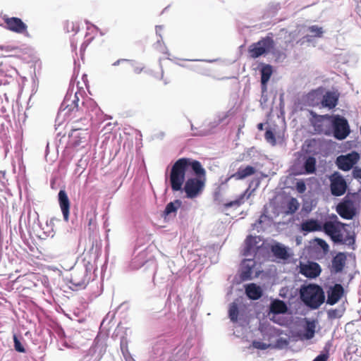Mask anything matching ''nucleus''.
<instances>
[{"mask_svg": "<svg viewBox=\"0 0 361 361\" xmlns=\"http://www.w3.org/2000/svg\"><path fill=\"white\" fill-rule=\"evenodd\" d=\"M169 182L173 192L183 191L187 198L194 199L204 188L206 171L199 161L182 157L172 165Z\"/></svg>", "mask_w": 361, "mask_h": 361, "instance_id": "1", "label": "nucleus"}, {"mask_svg": "<svg viewBox=\"0 0 361 361\" xmlns=\"http://www.w3.org/2000/svg\"><path fill=\"white\" fill-rule=\"evenodd\" d=\"M300 230L306 233L314 231H322L327 235L334 245H347L355 250L356 235L350 224L343 223L338 216L332 214L323 221L316 219L303 220L300 224Z\"/></svg>", "mask_w": 361, "mask_h": 361, "instance_id": "2", "label": "nucleus"}, {"mask_svg": "<svg viewBox=\"0 0 361 361\" xmlns=\"http://www.w3.org/2000/svg\"><path fill=\"white\" fill-rule=\"evenodd\" d=\"M192 345V338H188L182 348L174 354L173 352L177 348L171 344L170 341L164 337H159L152 344L149 361L185 360L189 356L188 352Z\"/></svg>", "mask_w": 361, "mask_h": 361, "instance_id": "3", "label": "nucleus"}, {"mask_svg": "<svg viewBox=\"0 0 361 361\" xmlns=\"http://www.w3.org/2000/svg\"><path fill=\"white\" fill-rule=\"evenodd\" d=\"M361 188L357 192H348L336 207L337 214L343 219L351 220L359 213L356 202H360Z\"/></svg>", "mask_w": 361, "mask_h": 361, "instance_id": "4", "label": "nucleus"}, {"mask_svg": "<svg viewBox=\"0 0 361 361\" xmlns=\"http://www.w3.org/2000/svg\"><path fill=\"white\" fill-rule=\"evenodd\" d=\"M300 298L305 306L317 310L324 302L325 293L321 286L311 283L301 288Z\"/></svg>", "mask_w": 361, "mask_h": 361, "instance_id": "5", "label": "nucleus"}, {"mask_svg": "<svg viewBox=\"0 0 361 361\" xmlns=\"http://www.w3.org/2000/svg\"><path fill=\"white\" fill-rule=\"evenodd\" d=\"M316 164L317 159L314 157L301 153L295 159L290 170L295 176L313 174L317 171Z\"/></svg>", "mask_w": 361, "mask_h": 361, "instance_id": "6", "label": "nucleus"}, {"mask_svg": "<svg viewBox=\"0 0 361 361\" xmlns=\"http://www.w3.org/2000/svg\"><path fill=\"white\" fill-rule=\"evenodd\" d=\"M350 133L348 120L343 116L333 114L328 136H332L338 140H345Z\"/></svg>", "mask_w": 361, "mask_h": 361, "instance_id": "7", "label": "nucleus"}, {"mask_svg": "<svg viewBox=\"0 0 361 361\" xmlns=\"http://www.w3.org/2000/svg\"><path fill=\"white\" fill-rule=\"evenodd\" d=\"M275 47L272 33L261 38L258 42L252 43L248 47V53L252 59H257L270 53Z\"/></svg>", "mask_w": 361, "mask_h": 361, "instance_id": "8", "label": "nucleus"}, {"mask_svg": "<svg viewBox=\"0 0 361 361\" xmlns=\"http://www.w3.org/2000/svg\"><path fill=\"white\" fill-rule=\"evenodd\" d=\"M275 47L272 33L261 38L258 42L252 43L248 47V53L252 59H257L270 53Z\"/></svg>", "mask_w": 361, "mask_h": 361, "instance_id": "9", "label": "nucleus"}, {"mask_svg": "<svg viewBox=\"0 0 361 361\" xmlns=\"http://www.w3.org/2000/svg\"><path fill=\"white\" fill-rule=\"evenodd\" d=\"M275 47L272 33L261 38L258 42L252 43L248 47V53L252 59H257L270 53Z\"/></svg>", "mask_w": 361, "mask_h": 361, "instance_id": "10", "label": "nucleus"}, {"mask_svg": "<svg viewBox=\"0 0 361 361\" xmlns=\"http://www.w3.org/2000/svg\"><path fill=\"white\" fill-rule=\"evenodd\" d=\"M131 333L130 329L118 324L111 336L114 340L118 339L120 341L121 352L126 361H135L128 350L129 337Z\"/></svg>", "mask_w": 361, "mask_h": 361, "instance_id": "11", "label": "nucleus"}, {"mask_svg": "<svg viewBox=\"0 0 361 361\" xmlns=\"http://www.w3.org/2000/svg\"><path fill=\"white\" fill-rule=\"evenodd\" d=\"M311 118L310 122L314 128V131L318 134L328 135L331 121L332 115H318L313 111H310Z\"/></svg>", "mask_w": 361, "mask_h": 361, "instance_id": "12", "label": "nucleus"}, {"mask_svg": "<svg viewBox=\"0 0 361 361\" xmlns=\"http://www.w3.org/2000/svg\"><path fill=\"white\" fill-rule=\"evenodd\" d=\"M106 345L104 341L97 336L92 346L80 361H99L106 352Z\"/></svg>", "mask_w": 361, "mask_h": 361, "instance_id": "13", "label": "nucleus"}, {"mask_svg": "<svg viewBox=\"0 0 361 361\" xmlns=\"http://www.w3.org/2000/svg\"><path fill=\"white\" fill-rule=\"evenodd\" d=\"M360 155L357 151H351L345 154H341L336 157V165L343 171H349L353 169L360 160Z\"/></svg>", "mask_w": 361, "mask_h": 361, "instance_id": "14", "label": "nucleus"}, {"mask_svg": "<svg viewBox=\"0 0 361 361\" xmlns=\"http://www.w3.org/2000/svg\"><path fill=\"white\" fill-rule=\"evenodd\" d=\"M348 190V184L339 172H334L330 177V191L333 196L343 195Z\"/></svg>", "mask_w": 361, "mask_h": 361, "instance_id": "15", "label": "nucleus"}, {"mask_svg": "<svg viewBox=\"0 0 361 361\" xmlns=\"http://www.w3.org/2000/svg\"><path fill=\"white\" fill-rule=\"evenodd\" d=\"M90 281V277L87 276V271L76 267L73 269L69 283L70 288L73 290H78L85 288Z\"/></svg>", "mask_w": 361, "mask_h": 361, "instance_id": "16", "label": "nucleus"}, {"mask_svg": "<svg viewBox=\"0 0 361 361\" xmlns=\"http://www.w3.org/2000/svg\"><path fill=\"white\" fill-rule=\"evenodd\" d=\"M300 273L308 279H316L319 276L322 269L320 265L315 262L309 261L307 263L300 264Z\"/></svg>", "mask_w": 361, "mask_h": 361, "instance_id": "17", "label": "nucleus"}, {"mask_svg": "<svg viewBox=\"0 0 361 361\" xmlns=\"http://www.w3.org/2000/svg\"><path fill=\"white\" fill-rule=\"evenodd\" d=\"M4 20L6 23V27L13 32L23 34L27 30V25L18 17H8L5 16Z\"/></svg>", "mask_w": 361, "mask_h": 361, "instance_id": "18", "label": "nucleus"}, {"mask_svg": "<svg viewBox=\"0 0 361 361\" xmlns=\"http://www.w3.org/2000/svg\"><path fill=\"white\" fill-rule=\"evenodd\" d=\"M256 266L255 257L244 259L240 264V278L241 281H246L252 279L253 269Z\"/></svg>", "mask_w": 361, "mask_h": 361, "instance_id": "19", "label": "nucleus"}, {"mask_svg": "<svg viewBox=\"0 0 361 361\" xmlns=\"http://www.w3.org/2000/svg\"><path fill=\"white\" fill-rule=\"evenodd\" d=\"M344 293V288L341 283H335L330 286L327 290L326 304L334 305L337 303L341 298Z\"/></svg>", "mask_w": 361, "mask_h": 361, "instance_id": "20", "label": "nucleus"}, {"mask_svg": "<svg viewBox=\"0 0 361 361\" xmlns=\"http://www.w3.org/2000/svg\"><path fill=\"white\" fill-rule=\"evenodd\" d=\"M226 116H227L226 114L222 116H219L217 119H214L213 121H210L207 124L204 123L203 126L204 128L200 129V130H197V132L192 133L191 136L205 137L212 135L214 133L213 130L221 123Z\"/></svg>", "mask_w": 361, "mask_h": 361, "instance_id": "21", "label": "nucleus"}, {"mask_svg": "<svg viewBox=\"0 0 361 361\" xmlns=\"http://www.w3.org/2000/svg\"><path fill=\"white\" fill-rule=\"evenodd\" d=\"M58 202L65 221L69 219L71 202L64 189H61L57 195Z\"/></svg>", "mask_w": 361, "mask_h": 361, "instance_id": "22", "label": "nucleus"}, {"mask_svg": "<svg viewBox=\"0 0 361 361\" xmlns=\"http://www.w3.org/2000/svg\"><path fill=\"white\" fill-rule=\"evenodd\" d=\"M259 239V236H253L252 235H249L246 237L245 240V247L242 252V255L245 257H255V255L258 250L259 249V246H257V238Z\"/></svg>", "mask_w": 361, "mask_h": 361, "instance_id": "23", "label": "nucleus"}, {"mask_svg": "<svg viewBox=\"0 0 361 361\" xmlns=\"http://www.w3.org/2000/svg\"><path fill=\"white\" fill-rule=\"evenodd\" d=\"M346 255L344 252H338L331 260V274H338L341 273L345 265L346 262Z\"/></svg>", "mask_w": 361, "mask_h": 361, "instance_id": "24", "label": "nucleus"}, {"mask_svg": "<svg viewBox=\"0 0 361 361\" xmlns=\"http://www.w3.org/2000/svg\"><path fill=\"white\" fill-rule=\"evenodd\" d=\"M315 329H316V321L315 320H309V319H306L303 331L298 332L297 336L301 340L312 339L314 336Z\"/></svg>", "mask_w": 361, "mask_h": 361, "instance_id": "25", "label": "nucleus"}, {"mask_svg": "<svg viewBox=\"0 0 361 361\" xmlns=\"http://www.w3.org/2000/svg\"><path fill=\"white\" fill-rule=\"evenodd\" d=\"M72 93L68 92L62 102L60 110L68 109V111H73L75 109H78L79 98L78 97V92H75L73 99H71Z\"/></svg>", "mask_w": 361, "mask_h": 361, "instance_id": "26", "label": "nucleus"}, {"mask_svg": "<svg viewBox=\"0 0 361 361\" xmlns=\"http://www.w3.org/2000/svg\"><path fill=\"white\" fill-rule=\"evenodd\" d=\"M271 252L276 258L279 259L287 260L290 257L288 247L280 243L273 244Z\"/></svg>", "mask_w": 361, "mask_h": 361, "instance_id": "27", "label": "nucleus"}, {"mask_svg": "<svg viewBox=\"0 0 361 361\" xmlns=\"http://www.w3.org/2000/svg\"><path fill=\"white\" fill-rule=\"evenodd\" d=\"M246 296L252 300H259L263 295L262 288L256 283H252L245 286Z\"/></svg>", "mask_w": 361, "mask_h": 361, "instance_id": "28", "label": "nucleus"}, {"mask_svg": "<svg viewBox=\"0 0 361 361\" xmlns=\"http://www.w3.org/2000/svg\"><path fill=\"white\" fill-rule=\"evenodd\" d=\"M338 101V96L334 92L327 91L325 94H322L321 104L324 107L333 109L337 105Z\"/></svg>", "mask_w": 361, "mask_h": 361, "instance_id": "29", "label": "nucleus"}, {"mask_svg": "<svg viewBox=\"0 0 361 361\" xmlns=\"http://www.w3.org/2000/svg\"><path fill=\"white\" fill-rule=\"evenodd\" d=\"M255 168L252 166L247 165L245 167L240 166L235 173L226 179V181L231 178H235L236 180H243L255 174Z\"/></svg>", "mask_w": 361, "mask_h": 361, "instance_id": "30", "label": "nucleus"}, {"mask_svg": "<svg viewBox=\"0 0 361 361\" xmlns=\"http://www.w3.org/2000/svg\"><path fill=\"white\" fill-rule=\"evenodd\" d=\"M182 206V201L180 200H175L173 202H169L164 210L162 212L161 216L166 220L172 214H176L178 209Z\"/></svg>", "mask_w": 361, "mask_h": 361, "instance_id": "31", "label": "nucleus"}, {"mask_svg": "<svg viewBox=\"0 0 361 361\" xmlns=\"http://www.w3.org/2000/svg\"><path fill=\"white\" fill-rule=\"evenodd\" d=\"M286 303L279 299H276L271 301L269 307V312L270 314H284L287 312Z\"/></svg>", "mask_w": 361, "mask_h": 361, "instance_id": "32", "label": "nucleus"}, {"mask_svg": "<svg viewBox=\"0 0 361 361\" xmlns=\"http://www.w3.org/2000/svg\"><path fill=\"white\" fill-rule=\"evenodd\" d=\"M319 145V142L315 139H310L306 140L305 142V145L303 146V149H305V152L302 154H309L313 157L317 155L320 151Z\"/></svg>", "mask_w": 361, "mask_h": 361, "instance_id": "33", "label": "nucleus"}, {"mask_svg": "<svg viewBox=\"0 0 361 361\" xmlns=\"http://www.w3.org/2000/svg\"><path fill=\"white\" fill-rule=\"evenodd\" d=\"M304 100L309 106H315L321 104L322 92L319 90H313L306 94Z\"/></svg>", "mask_w": 361, "mask_h": 361, "instance_id": "34", "label": "nucleus"}, {"mask_svg": "<svg viewBox=\"0 0 361 361\" xmlns=\"http://www.w3.org/2000/svg\"><path fill=\"white\" fill-rule=\"evenodd\" d=\"M251 195V192H249V188L246 189L242 194H240L235 200L226 202L224 206L226 208L237 207L241 205L245 202V199H248Z\"/></svg>", "mask_w": 361, "mask_h": 361, "instance_id": "35", "label": "nucleus"}, {"mask_svg": "<svg viewBox=\"0 0 361 361\" xmlns=\"http://www.w3.org/2000/svg\"><path fill=\"white\" fill-rule=\"evenodd\" d=\"M61 220L56 217L51 218L47 221L46 226L43 227V233L46 237L54 238L56 233L54 230L55 223L59 222Z\"/></svg>", "mask_w": 361, "mask_h": 361, "instance_id": "36", "label": "nucleus"}, {"mask_svg": "<svg viewBox=\"0 0 361 361\" xmlns=\"http://www.w3.org/2000/svg\"><path fill=\"white\" fill-rule=\"evenodd\" d=\"M146 262L147 260L145 259V253L140 252L132 259L130 267L133 269H138L142 267Z\"/></svg>", "mask_w": 361, "mask_h": 361, "instance_id": "37", "label": "nucleus"}, {"mask_svg": "<svg viewBox=\"0 0 361 361\" xmlns=\"http://www.w3.org/2000/svg\"><path fill=\"white\" fill-rule=\"evenodd\" d=\"M289 343H290L289 337H286V338L279 337V338H276L272 343H270V345L273 348L283 350V349L286 348L288 346Z\"/></svg>", "mask_w": 361, "mask_h": 361, "instance_id": "38", "label": "nucleus"}, {"mask_svg": "<svg viewBox=\"0 0 361 361\" xmlns=\"http://www.w3.org/2000/svg\"><path fill=\"white\" fill-rule=\"evenodd\" d=\"M260 81L269 82L273 73V68L269 64H264L260 71Z\"/></svg>", "mask_w": 361, "mask_h": 361, "instance_id": "39", "label": "nucleus"}, {"mask_svg": "<svg viewBox=\"0 0 361 361\" xmlns=\"http://www.w3.org/2000/svg\"><path fill=\"white\" fill-rule=\"evenodd\" d=\"M239 314L238 305L235 302H233L229 305L228 308V317L232 322H236L238 321V317Z\"/></svg>", "mask_w": 361, "mask_h": 361, "instance_id": "40", "label": "nucleus"}, {"mask_svg": "<svg viewBox=\"0 0 361 361\" xmlns=\"http://www.w3.org/2000/svg\"><path fill=\"white\" fill-rule=\"evenodd\" d=\"M190 70L206 76H209L211 73L209 68L200 64L191 65L190 66Z\"/></svg>", "mask_w": 361, "mask_h": 361, "instance_id": "41", "label": "nucleus"}, {"mask_svg": "<svg viewBox=\"0 0 361 361\" xmlns=\"http://www.w3.org/2000/svg\"><path fill=\"white\" fill-rule=\"evenodd\" d=\"M344 312V309L342 308H335V309H330L327 310V317L328 319L333 320L335 319L341 318Z\"/></svg>", "mask_w": 361, "mask_h": 361, "instance_id": "42", "label": "nucleus"}, {"mask_svg": "<svg viewBox=\"0 0 361 361\" xmlns=\"http://www.w3.org/2000/svg\"><path fill=\"white\" fill-rule=\"evenodd\" d=\"M299 208V203L295 198H291L287 204V212L286 213L293 214Z\"/></svg>", "mask_w": 361, "mask_h": 361, "instance_id": "43", "label": "nucleus"}, {"mask_svg": "<svg viewBox=\"0 0 361 361\" xmlns=\"http://www.w3.org/2000/svg\"><path fill=\"white\" fill-rule=\"evenodd\" d=\"M64 29L67 32H73L75 35L79 32L80 27L78 22L67 21L64 25Z\"/></svg>", "mask_w": 361, "mask_h": 361, "instance_id": "44", "label": "nucleus"}, {"mask_svg": "<svg viewBox=\"0 0 361 361\" xmlns=\"http://www.w3.org/2000/svg\"><path fill=\"white\" fill-rule=\"evenodd\" d=\"M307 31L315 37H321L324 33L323 28L318 25H311L307 27Z\"/></svg>", "mask_w": 361, "mask_h": 361, "instance_id": "45", "label": "nucleus"}, {"mask_svg": "<svg viewBox=\"0 0 361 361\" xmlns=\"http://www.w3.org/2000/svg\"><path fill=\"white\" fill-rule=\"evenodd\" d=\"M13 347L15 350L17 351L18 353H25V348L16 334H13Z\"/></svg>", "mask_w": 361, "mask_h": 361, "instance_id": "46", "label": "nucleus"}, {"mask_svg": "<svg viewBox=\"0 0 361 361\" xmlns=\"http://www.w3.org/2000/svg\"><path fill=\"white\" fill-rule=\"evenodd\" d=\"M264 137L267 142L270 143L271 145H275L276 144V140L275 137L274 132L271 128H267Z\"/></svg>", "mask_w": 361, "mask_h": 361, "instance_id": "47", "label": "nucleus"}, {"mask_svg": "<svg viewBox=\"0 0 361 361\" xmlns=\"http://www.w3.org/2000/svg\"><path fill=\"white\" fill-rule=\"evenodd\" d=\"M9 122L4 116H0V136L6 135L8 131Z\"/></svg>", "mask_w": 361, "mask_h": 361, "instance_id": "48", "label": "nucleus"}, {"mask_svg": "<svg viewBox=\"0 0 361 361\" xmlns=\"http://www.w3.org/2000/svg\"><path fill=\"white\" fill-rule=\"evenodd\" d=\"M281 314H282L268 313V317L271 321L281 326L285 324V319L283 316H281Z\"/></svg>", "mask_w": 361, "mask_h": 361, "instance_id": "49", "label": "nucleus"}, {"mask_svg": "<svg viewBox=\"0 0 361 361\" xmlns=\"http://www.w3.org/2000/svg\"><path fill=\"white\" fill-rule=\"evenodd\" d=\"M315 37L313 35L307 34L302 38L297 41V44L303 46L306 44L312 43L314 42Z\"/></svg>", "mask_w": 361, "mask_h": 361, "instance_id": "50", "label": "nucleus"}, {"mask_svg": "<svg viewBox=\"0 0 361 361\" xmlns=\"http://www.w3.org/2000/svg\"><path fill=\"white\" fill-rule=\"evenodd\" d=\"M161 274H162V271H157L154 272V276H153V281H154V283H159V282L164 283V282L168 281L169 277L170 276V275L168 274V276L166 278V277H164V276H161Z\"/></svg>", "mask_w": 361, "mask_h": 361, "instance_id": "51", "label": "nucleus"}, {"mask_svg": "<svg viewBox=\"0 0 361 361\" xmlns=\"http://www.w3.org/2000/svg\"><path fill=\"white\" fill-rule=\"evenodd\" d=\"M314 241L316 242V245L321 248L324 253H326L329 250V246L328 243L323 239L316 238L314 239Z\"/></svg>", "mask_w": 361, "mask_h": 361, "instance_id": "52", "label": "nucleus"}, {"mask_svg": "<svg viewBox=\"0 0 361 361\" xmlns=\"http://www.w3.org/2000/svg\"><path fill=\"white\" fill-rule=\"evenodd\" d=\"M252 346L255 348H257V349H259V350H267L269 346H271L270 344H267L264 342H262V341H254L252 342Z\"/></svg>", "mask_w": 361, "mask_h": 361, "instance_id": "53", "label": "nucleus"}, {"mask_svg": "<svg viewBox=\"0 0 361 361\" xmlns=\"http://www.w3.org/2000/svg\"><path fill=\"white\" fill-rule=\"evenodd\" d=\"M80 269H85L87 271V276L91 278L92 271L94 269L93 265L90 262H85L82 267H79Z\"/></svg>", "mask_w": 361, "mask_h": 361, "instance_id": "54", "label": "nucleus"}, {"mask_svg": "<svg viewBox=\"0 0 361 361\" xmlns=\"http://www.w3.org/2000/svg\"><path fill=\"white\" fill-rule=\"evenodd\" d=\"M115 317V313L109 312L105 317L102 319L101 326H104L106 324H109Z\"/></svg>", "mask_w": 361, "mask_h": 361, "instance_id": "55", "label": "nucleus"}, {"mask_svg": "<svg viewBox=\"0 0 361 361\" xmlns=\"http://www.w3.org/2000/svg\"><path fill=\"white\" fill-rule=\"evenodd\" d=\"M295 189L299 193H304L307 189L303 180H298L295 184Z\"/></svg>", "mask_w": 361, "mask_h": 361, "instance_id": "56", "label": "nucleus"}, {"mask_svg": "<svg viewBox=\"0 0 361 361\" xmlns=\"http://www.w3.org/2000/svg\"><path fill=\"white\" fill-rule=\"evenodd\" d=\"M123 62L130 63L131 66H134L135 64L136 63V61H134V60H130V59H119L116 60V61H114L112 63V66H119L121 63H123Z\"/></svg>", "mask_w": 361, "mask_h": 361, "instance_id": "57", "label": "nucleus"}, {"mask_svg": "<svg viewBox=\"0 0 361 361\" xmlns=\"http://www.w3.org/2000/svg\"><path fill=\"white\" fill-rule=\"evenodd\" d=\"M329 352H321L312 361H327L329 358Z\"/></svg>", "mask_w": 361, "mask_h": 361, "instance_id": "58", "label": "nucleus"}, {"mask_svg": "<svg viewBox=\"0 0 361 361\" xmlns=\"http://www.w3.org/2000/svg\"><path fill=\"white\" fill-rule=\"evenodd\" d=\"M352 176L355 179H361V168L358 166H354L352 169Z\"/></svg>", "mask_w": 361, "mask_h": 361, "instance_id": "59", "label": "nucleus"}, {"mask_svg": "<svg viewBox=\"0 0 361 361\" xmlns=\"http://www.w3.org/2000/svg\"><path fill=\"white\" fill-rule=\"evenodd\" d=\"M93 38H91L90 39H87V40H85V42H82V44H81L80 46V55H81V58H82L83 56V54H84V52L85 51V49H87V47H88V45L90 44V43L91 42V41L92 40Z\"/></svg>", "mask_w": 361, "mask_h": 361, "instance_id": "60", "label": "nucleus"}, {"mask_svg": "<svg viewBox=\"0 0 361 361\" xmlns=\"http://www.w3.org/2000/svg\"><path fill=\"white\" fill-rule=\"evenodd\" d=\"M270 53L275 56L277 58V59H284L286 57L284 53L281 52V51L275 49V48H274V49H272V51Z\"/></svg>", "mask_w": 361, "mask_h": 361, "instance_id": "61", "label": "nucleus"}, {"mask_svg": "<svg viewBox=\"0 0 361 361\" xmlns=\"http://www.w3.org/2000/svg\"><path fill=\"white\" fill-rule=\"evenodd\" d=\"M132 67L133 68L134 72L136 74H140L143 71V69L145 68V66L142 64H140L137 62H136L135 66H132Z\"/></svg>", "mask_w": 361, "mask_h": 361, "instance_id": "62", "label": "nucleus"}, {"mask_svg": "<svg viewBox=\"0 0 361 361\" xmlns=\"http://www.w3.org/2000/svg\"><path fill=\"white\" fill-rule=\"evenodd\" d=\"M267 101H268V96H267V94H262L259 102H260V105H261L262 109H264V106H265L266 103L267 102Z\"/></svg>", "mask_w": 361, "mask_h": 361, "instance_id": "63", "label": "nucleus"}, {"mask_svg": "<svg viewBox=\"0 0 361 361\" xmlns=\"http://www.w3.org/2000/svg\"><path fill=\"white\" fill-rule=\"evenodd\" d=\"M164 26L163 25H156L155 30H156V35L159 37V38L162 39V35L161 34V32L163 30Z\"/></svg>", "mask_w": 361, "mask_h": 361, "instance_id": "64", "label": "nucleus"}]
</instances>
